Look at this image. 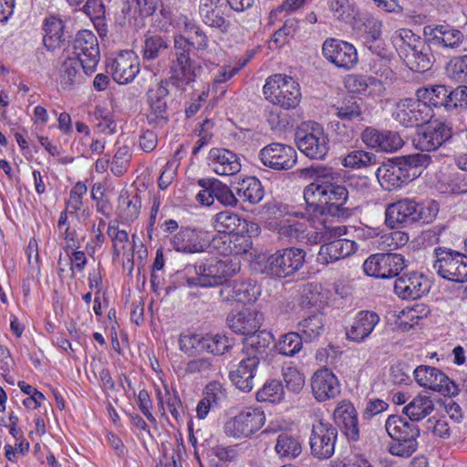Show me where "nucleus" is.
Here are the masks:
<instances>
[{
	"mask_svg": "<svg viewBox=\"0 0 467 467\" xmlns=\"http://www.w3.org/2000/svg\"><path fill=\"white\" fill-rule=\"evenodd\" d=\"M205 335L184 334L179 338L180 348L186 354L191 355L193 351L204 352Z\"/></svg>",
	"mask_w": 467,
	"mask_h": 467,
	"instance_id": "e2e57ef3",
	"label": "nucleus"
},
{
	"mask_svg": "<svg viewBox=\"0 0 467 467\" xmlns=\"http://www.w3.org/2000/svg\"><path fill=\"white\" fill-rule=\"evenodd\" d=\"M316 223L309 228L305 225L301 243L317 244L322 242H327L332 237L341 236L346 233L345 227L332 226L325 218L318 220Z\"/></svg>",
	"mask_w": 467,
	"mask_h": 467,
	"instance_id": "c9c22d12",
	"label": "nucleus"
},
{
	"mask_svg": "<svg viewBox=\"0 0 467 467\" xmlns=\"http://www.w3.org/2000/svg\"><path fill=\"white\" fill-rule=\"evenodd\" d=\"M283 378L285 387L289 391L298 393L305 385V378L302 373L295 367H286L283 368Z\"/></svg>",
	"mask_w": 467,
	"mask_h": 467,
	"instance_id": "0e129e2a",
	"label": "nucleus"
},
{
	"mask_svg": "<svg viewBox=\"0 0 467 467\" xmlns=\"http://www.w3.org/2000/svg\"><path fill=\"white\" fill-rule=\"evenodd\" d=\"M388 435L393 440L389 445L391 455L409 458L418 449L420 431L417 423L399 415H389L385 422Z\"/></svg>",
	"mask_w": 467,
	"mask_h": 467,
	"instance_id": "20e7f679",
	"label": "nucleus"
},
{
	"mask_svg": "<svg viewBox=\"0 0 467 467\" xmlns=\"http://www.w3.org/2000/svg\"><path fill=\"white\" fill-rule=\"evenodd\" d=\"M169 47L170 40L168 37L160 34L148 32L144 36L141 50L142 57L145 60H154L166 52Z\"/></svg>",
	"mask_w": 467,
	"mask_h": 467,
	"instance_id": "a19ab883",
	"label": "nucleus"
},
{
	"mask_svg": "<svg viewBox=\"0 0 467 467\" xmlns=\"http://www.w3.org/2000/svg\"><path fill=\"white\" fill-rule=\"evenodd\" d=\"M337 429L331 423L318 420L312 425L309 438L311 454L319 460H327L335 452Z\"/></svg>",
	"mask_w": 467,
	"mask_h": 467,
	"instance_id": "9b49d317",
	"label": "nucleus"
},
{
	"mask_svg": "<svg viewBox=\"0 0 467 467\" xmlns=\"http://www.w3.org/2000/svg\"><path fill=\"white\" fill-rule=\"evenodd\" d=\"M379 316L373 311H360L357 314L346 335L348 340L361 343L368 338L379 324Z\"/></svg>",
	"mask_w": 467,
	"mask_h": 467,
	"instance_id": "473e14b6",
	"label": "nucleus"
},
{
	"mask_svg": "<svg viewBox=\"0 0 467 467\" xmlns=\"http://www.w3.org/2000/svg\"><path fill=\"white\" fill-rule=\"evenodd\" d=\"M171 247L180 253L195 254L210 247V234L200 228H181L170 240Z\"/></svg>",
	"mask_w": 467,
	"mask_h": 467,
	"instance_id": "dca6fc26",
	"label": "nucleus"
},
{
	"mask_svg": "<svg viewBox=\"0 0 467 467\" xmlns=\"http://www.w3.org/2000/svg\"><path fill=\"white\" fill-rule=\"evenodd\" d=\"M196 277L189 278L190 285L203 287L223 285L239 269L227 259L210 258L194 265Z\"/></svg>",
	"mask_w": 467,
	"mask_h": 467,
	"instance_id": "0eeeda50",
	"label": "nucleus"
},
{
	"mask_svg": "<svg viewBox=\"0 0 467 467\" xmlns=\"http://www.w3.org/2000/svg\"><path fill=\"white\" fill-rule=\"evenodd\" d=\"M400 58L414 72H425L431 68L435 57L432 47L410 29L401 28L391 38Z\"/></svg>",
	"mask_w": 467,
	"mask_h": 467,
	"instance_id": "7ed1b4c3",
	"label": "nucleus"
},
{
	"mask_svg": "<svg viewBox=\"0 0 467 467\" xmlns=\"http://www.w3.org/2000/svg\"><path fill=\"white\" fill-rule=\"evenodd\" d=\"M262 163L275 171H287L296 163V151L291 146L282 143H271L259 152Z\"/></svg>",
	"mask_w": 467,
	"mask_h": 467,
	"instance_id": "6ab92c4d",
	"label": "nucleus"
},
{
	"mask_svg": "<svg viewBox=\"0 0 467 467\" xmlns=\"http://www.w3.org/2000/svg\"><path fill=\"white\" fill-rule=\"evenodd\" d=\"M298 150L314 160H323L329 150V140L324 129L317 122L307 130H298L296 134Z\"/></svg>",
	"mask_w": 467,
	"mask_h": 467,
	"instance_id": "1a4fd4ad",
	"label": "nucleus"
},
{
	"mask_svg": "<svg viewBox=\"0 0 467 467\" xmlns=\"http://www.w3.org/2000/svg\"><path fill=\"white\" fill-rule=\"evenodd\" d=\"M306 254L303 249L296 247L277 250L268 256L265 272L277 278L291 276L303 267Z\"/></svg>",
	"mask_w": 467,
	"mask_h": 467,
	"instance_id": "6e6552de",
	"label": "nucleus"
},
{
	"mask_svg": "<svg viewBox=\"0 0 467 467\" xmlns=\"http://www.w3.org/2000/svg\"><path fill=\"white\" fill-rule=\"evenodd\" d=\"M76 57L84 61V73L92 74L99 61V48L97 36L89 30L79 31L73 43Z\"/></svg>",
	"mask_w": 467,
	"mask_h": 467,
	"instance_id": "aec40b11",
	"label": "nucleus"
},
{
	"mask_svg": "<svg viewBox=\"0 0 467 467\" xmlns=\"http://www.w3.org/2000/svg\"><path fill=\"white\" fill-rule=\"evenodd\" d=\"M273 339L272 333L265 329H258L257 332L249 335L245 339L248 357L259 356L261 360H265L266 350Z\"/></svg>",
	"mask_w": 467,
	"mask_h": 467,
	"instance_id": "37998d69",
	"label": "nucleus"
},
{
	"mask_svg": "<svg viewBox=\"0 0 467 467\" xmlns=\"http://www.w3.org/2000/svg\"><path fill=\"white\" fill-rule=\"evenodd\" d=\"M305 231V224L296 220L282 221L278 227V234L282 238L301 242Z\"/></svg>",
	"mask_w": 467,
	"mask_h": 467,
	"instance_id": "680f3d73",
	"label": "nucleus"
},
{
	"mask_svg": "<svg viewBox=\"0 0 467 467\" xmlns=\"http://www.w3.org/2000/svg\"><path fill=\"white\" fill-rule=\"evenodd\" d=\"M237 196L243 202L258 203L264 197V189L259 180L250 177L244 180L236 188Z\"/></svg>",
	"mask_w": 467,
	"mask_h": 467,
	"instance_id": "de8ad7c7",
	"label": "nucleus"
},
{
	"mask_svg": "<svg viewBox=\"0 0 467 467\" xmlns=\"http://www.w3.org/2000/svg\"><path fill=\"white\" fill-rule=\"evenodd\" d=\"M129 12L133 11V16H151L158 5V0H127Z\"/></svg>",
	"mask_w": 467,
	"mask_h": 467,
	"instance_id": "69168bd1",
	"label": "nucleus"
},
{
	"mask_svg": "<svg viewBox=\"0 0 467 467\" xmlns=\"http://www.w3.org/2000/svg\"><path fill=\"white\" fill-rule=\"evenodd\" d=\"M334 421L348 441H358L360 439L358 411L354 405L346 400H341L336 407Z\"/></svg>",
	"mask_w": 467,
	"mask_h": 467,
	"instance_id": "393cba45",
	"label": "nucleus"
},
{
	"mask_svg": "<svg viewBox=\"0 0 467 467\" xmlns=\"http://www.w3.org/2000/svg\"><path fill=\"white\" fill-rule=\"evenodd\" d=\"M356 250L357 244L349 239L327 241L320 246L317 260L321 264L328 265L351 255Z\"/></svg>",
	"mask_w": 467,
	"mask_h": 467,
	"instance_id": "72a5a7b5",
	"label": "nucleus"
},
{
	"mask_svg": "<svg viewBox=\"0 0 467 467\" xmlns=\"http://www.w3.org/2000/svg\"><path fill=\"white\" fill-rule=\"evenodd\" d=\"M264 316L255 309H244L227 317L228 327L236 334L249 336L261 327Z\"/></svg>",
	"mask_w": 467,
	"mask_h": 467,
	"instance_id": "7c9ffc66",
	"label": "nucleus"
},
{
	"mask_svg": "<svg viewBox=\"0 0 467 467\" xmlns=\"http://www.w3.org/2000/svg\"><path fill=\"white\" fill-rule=\"evenodd\" d=\"M304 200L309 214H328L337 218L349 215L350 209L345 206L348 191L344 185L316 181L304 189Z\"/></svg>",
	"mask_w": 467,
	"mask_h": 467,
	"instance_id": "f03ea898",
	"label": "nucleus"
},
{
	"mask_svg": "<svg viewBox=\"0 0 467 467\" xmlns=\"http://www.w3.org/2000/svg\"><path fill=\"white\" fill-rule=\"evenodd\" d=\"M400 159L389 161L380 165L376 176L380 186L386 191L401 188L412 181V174L406 171L403 165H400Z\"/></svg>",
	"mask_w": 467,
	"mask_h": 467,
	"instance_id": "a878e982",
	"label": "nucleus"
},
{
	"mask_svg": "<svg viewBox=\"0 0 467 467\" xmlns=\"http://www.w3.org/2000/svg\"><path fill=\"white\" fill-rule=\"evenodd\" d=\"M84 61L78 57H69L66 58L60 67L59 78L61 86L64 88L71 87L80 82V67L84 71Z\"/></svg>",
	"mask_w": 467,
	"mask_h": 467,
	"instance_id": "a18cd8bd",
	"label": "nucleus"
},
{
	"mask_svg": "<svg viewBox=\"0 0 467 467\" xmlns=\"http://www.w3.org/2000/svg\"><path fill=\"white\" fill-rule=\"evenodd\" d=\"M213 224L218 233L225 235L242 234L248 231L246 221L230 211L218 213L213 217Z\"/></svg>",
	"mask_w": 467,
	"mask_h": 467,
	"instance_id": "4c0bfd02",
	"label": "nucleus"
},
{
	"mask_svg": "<svg viewBox=\"0 0 467 467\" xmlns=\"http://www.w3.org/2000/svg\"><path fill=\"white\" fill-rule=\"evenodd\" d=\"M275 451L279 458L292 460L302 451V444L298 437L282 432L276 438Z\"/></svg>",
	"mask_w": 467,
	"mask_h": 467,
	"instance_id": "79ce46f5",
	"label": "nucleus"
},
{
	"mask_svg": "<svg viewBox=\"0 0 467 467\" xmlns=\"http://www.w3.org/2000/svg\"><path fill=\"white\" fill-rule=\"evenodd\" d=\"M43 43L47 49L55 50L66 41L63 21L55 17L49 18L45 24Z\"/></svg>",
	"mask_w": 467,
	"mask_h": 467,
	"instance_id": "c03bdc74",
	"label": "nucleus"
},
{
	"mask_svg": "<svg viewBox=\"0 0 467 467\" xmlns=\"http://www.w3.org/2000/svg\"><path fill=\"white\" fill-rule=\"evenodd\" d=\"M214 185L215 188L212 192L222 204L225 206H234L237 204L238 199L228 186L222 184L217 180H215Z\"/></svg>",
	"mask_w": 467,
	"mask_h": 467,
	"instance_id": "774afa93",
	"label": "nucleus"
},
{
	"mask_svg": "<svg viewBox=\"0 0 467 467\" xmlns=\"http://www.w3.org/2000/svg\"><path fill=\"white\" fill-rule=\"evenodd\" d=\"M324 57L338 67L349 69L358 62L357 50L353 45L335 39H327L322 47Z\"/></svg>",
	"mask_w": 467,
	"mask_h": 467,
	"instance_id": "b1692460",
	"label": "nucleus"
},
{
	"mask_svg": "<svg viewBox=\"0 0 467 467\" xmlns=\"http://www.w3.org/2000/svg\"><path fill=\"white\" fill-rule=\"evenodd\" d=\"M447 110H462L467 109V87L459 86L456 88L449 87Z\"/></svg>",
	"mask_w": 467,
	"mask_h": 467,
	"instance_id": "052dcab7",
	"label": "nucleus"
},
{
	"mask_svg": "<svg viewBox=\"0 0 467 467\" xmlns=\"http://www.w3.org/2000/svg\"><path fill=\"white\" fill-rule=\"evenodd\" d=\"M192 40L182 34L174 35L173 46L170 54V81L179 89L195 81L201 66L192 57L193 49L204 50L209 39L205 32L198 26L192 32Z\"/></svg>",
	"mask_w": 467,
	"mask_h": 467,
	"instance_id": "f257e3e1",
	"label": "nucleus"
},
{
	"mask_svg": "<svg viewBox=\"0 0 467 467\" xmlns=\"http://www.w3.org/2000/svg\"><path fill=\"white\" fill-rule=\"evenodd\" d=\"M303 340L298 332L284 334L276 344V349L283 356L293 357L302 349Z\"/></svg>",
	"mask_w": 467,
	"mask_h": 467,
	"instance_id": "5fc2aeb1",
	"label": "nucleus"
},
{
	"mask_svg": "<svg viewBox=\"0 0 467 467\" xmlns=\"http://www.w3.org/2000/svg\"><path fill=\"white\" fill-rule=\"evenodd\" d=\"M107 70L119 84H128L140 72L138 57L132 51H121L107 62Z\"/></svg>",
	"mask_w": 467,
	"mask_h": 467,
	"instance_id": "4be33fe9",
	"label": "nucleus"
},
{
	"mask_svg": "<svg viewBox=\"0 0 467 467\" xmlns=\"http://www.w3.org/2000/svg\"><path fill=\"white\" fill-rule=\"evenodd\" d=\"M234 339L221 334H205L204 351L221 356L234 346Z\"/></svg>",
	"mask_w": 467,
	"mask_h": 467,
	"instance_id": "864d4df0",
	"label": "nucleus"
},
{
	"mask_svg": "<svg viewBox=\"0 0 467 467\" xmlns=\"http://www.w3.org/2000/svg\"><path fill=\"white\" fill-rule=\"evenodd\" d=\"M171 82L170 81V77L168 79L161 80L155 86L151 87L148 92V102L150 105V111L148 115V119L150 122H158L159 120L167 119V97L169 95L168 84Z\"/></svg>",
	"mask_w": 467,
	"mask_h": 467,
	"instance_id": "2f4dec72",
	"label": "nucleus"
},
{
	"mask_svg": "<svg viewBox=\"0 0 467 467\" xmlns=\"http://www.w3.org/2000/svg\"><path fill=\"white\" fill-rule=\"evenodd\" d=\"M130 157L128 146L119 147L113 157L111 171L117 175H121L126 171Z\"/></svg>",
	"mask_w": 467,
	"mask_h": 467,
	"instance_id": "338daca9",
	"label": "nucleus"
},
{
	"mask_svg": "<svg viewBox=\"0 0 467 467\" xmlns=\"http://www.w3.org/2000/svg\"><path fill=\"white\" fill-rule=\"evenodd\" d=\"M452 136L451 125L435 120L427 126H420L413 136L412 142L421 151H431L439 149Z\"/></svg>",
	"mask_w": 467,
	"mask_h": 467,
	"instance_id": "ddd939ff",
	"label": "nucleus"
},
{
	"mask_svg": "<svg viewBox=\"0 0 467 467\" xmlns=\"http://www.w3.org/2000/svg\"><path fill=\"white\" fill-rule=\"evenodd\" d=\"M227 293L225 300H234L242 304L254 303L261 294L260 287L252 281H234L220 290V294Z\"/></svg>",
	"mask_w": 467,
	"mask_h": 467,
	"instance_id": "e433bc0d",
	"label": "nucleus"
},
{
	"mask_svg": "<svg viewBox=\"0 0 467 467\" xmlns=\"http://www.w3.org/2000/svg\"><path fill=\"white\" fill-rule=\"evenodd\" d=\"M378 157L370 151L363 150H352L342 160V165L351 169L367 168L378 163Z\"/></svg>",
	"mask_w": 467,
	"mask_h": 467,
	"instance_id": "3c124183",
	"label": "nucleus"
},
{
	"mask_svg": "<svg viewBox=\"0 0 467 467\" xmlns=\"http://www.w3.org/2000/svg\"><path fill=\"white\" fill-rule=\"evenodd\" d=\"M431 289L429 279L421 273L410 272L400 275L394 282V292L402 299H418Z\"/></svg>",
	"mask_w": 467,
	"mask_h": 467,
	"instance_id": "5701e85b",
	"label": "nucleus"
},
{
	"mask_svg": "<svg viewBox=\"0 0 467 467\" xmlns=\"http://www.w3.org/2000/svg\"><path fill=\"white\" fill-rule=\"evenodd\" d=\"M261 358L251 356L243 358L236 369L229 372L232 383L243 392H250L254 388V379L256 375Z\"/></svg>",
	"mask_w": 467,
	"mask_h": 467,
	"instance_id": "c85d7f7f",
	"label": "nucleus"
},
{
	"mask_svg": "<svg viewBox=\"0 0 467 467\" xmlns=\"http://www.w3.org/2000/svg\"><path fill=\"white\" fill-rule=\"evenodd\" d=\"M448 91L449 87L445 85H434L419 88L417 90V97L423 101H427L430 107H444L446 109L447 98L449 96Z\"/></svg>",
	"mask_w": 467,
	"mask_h": 467,
	"instance_id": "09e8293b",
	"label": "nucleus"
},
{
	"mask_svg": "<svg viewBox=\"0 0 467 467\" xmlns=\"http://www.w3.org/2000/svg\"><path fill=\"white\" fill-rule=\"evenodd\" d=\"M400 165H403L406 171L411 173L412 181L418 178L421 173V169L426 168L431 161L427 153H415L400 157Z\"/></svg>",
	"mask_w": 467,
	"mask_h": 467,
	"instance_id": "603ef678",
	"label": "nucleus"
},
{
	"mask_svg": "<svg viewBox=\"0 0 467 467\" xmlns=\"http://www.w3.org/2000/svg\"><path fill=\"white\" fill-rule=\"evenodd\" d=\"M423 35L427 43H430L432 48L444 51H455L462 46L464 41L462 32L448 25L425 26Z\"/></svg>",
	"mask_w": 467,
	"mask_h": 467,
	"instance_id": "a211bd4d",
	"label": "nucleus"
},
{
	"mask_svg": "<svg viewBox=\"0 0 467 467\" xmlns=\"http://www.w3.org/2000/svg\"><path fill=\"white\" fill-rule=\"evenodd\" d=\"M335 115L342 121L352 123L364 119L361 99H345L340 105L335 107Z\"/></svg>",
	"mask_w": 467,
	"mask_h": 467,
	"instance_id": "49530a36",
	"label": "nucleus"
},
{
	"mask_svg": "<svg viewBox=\"0 0 467 467\" xmlns=\"http://www.w3.org/2000/svg\"><path fill=\"white\" fill-rule=\"evenodd\" d=\"M381 27L382 24L379 19L374 17L368 18L364 23V39L369 50L383 57V49L377 44L381 37Z\"/></svg>",
	"mask_w": 467,
	"mask_h": 467,
	"instance_id": "8fccbe9b",
	"label": "nucleus"
},
{
	"mask_svg": "<svg viewBox=\"0 0 467 467\" xmlns=\"http://www.w3.org/2000/svg\"><path fill=\"white\" fill-rule=\"evenodd\" d=\"M414 378L417 383L424 388L439 392L443 396H452L458 391L455 383L440 369L420 365L414 371Z\"/></svg>",
	"mask_w": 467,
	"mask_h": 467,
	"instance_id": "f3484780",
	"label": "nucleus"
},
{
	"mask_svg": "<svg viewBox=\"0 0 467 467\" xmlns=\"http://www.w3.org/2000/svg\"><path fill=\"white\" fill-rule=\"evenodd\" d=\"M396 120L405 127L421 126L432 118V110L421 99H402L393 113Z\"/></svg>",
	"mask_w": 467,
	"mask_h": 467,
	"instance_id": "2eb2a0df",
	"label": "nucleus"
},
{
	"mask_svg": "<svg viewBox=\"0 0 467 467\" xmlns=\"http://www.w3.org/2000/svg\"><path fill=\"white\" fill-rule=\"evenodd\" d=\"M207 161L208 165L219 175H234L241 170L238 156L224 148L211 149Z\"/></svg>",
	"mask_w": 467,
	"mask_h": 467,
	"instance_id": "c756f323",
	"label": "nucleus"
},
{
	"mask_svg": "<svg viewBox=\"0 0 467 467\" xmlns=\"http://www.w3.org/2000/svg\"><path fill=\"white\" fill-rule=\"evenodd\" d=\"M432 269L441 277L456 283L467 281V255L446 247L433 251Z\"/></svg>",
	"mask_w": 467,
	"mask_h": 467,
	"instance_id": "423d86ee",
	"label": "nucleus"
},
{
	"mask_svg": "<svg viewBox=\"0 0 467 467\" xmlns=\"http://www.w3.org/2000/svg\"><path fill=\"white\" fill-rule=\"evenodd\" d=\"M404 257L400 254L380 253L368 257L364 264V272L377 278H392L405 268Z\"/></svg>",
	"mask_w": 467,
	"mask_h": 467,
	"instance_id": "f8f14e48",
	"label": "nucleus"
},
{
	"mask_svg": "<svg viewBox=\"0 0 467 467\" xmlns=\"http://www.w3.org/2000/svg\"><path fill=\"white\" fill-rule=\"evenodd\" d=\"M120 216L125 221L135 220L140 209V200L138 194L133 195L131 198L129 196L120 195L119 198Z\"/></svg>",
	"mask_w": 467,
	"mask_h": 467,
	"instance_id": "bf43d9fd",
	"label": "nucleus"
},
{
	"mask_svg": "<svg viewBox=\"0 0 467 467\" xmlns=\"http://www.w3.org/2000/svg\"><path fill=\"white\" fill-rule=\"evenodd\" d=\"M199 16L202 22L222 34L228 33L231 22L224 17L221 0H200Z\"/></svg>",
	"mask_w": 467,
	"mask_h": 467,
	"instance_id": "cd10ccee",
	"label": "nucleus"
},
{
	"mask_svg": "<svg viewBox=\"0 0 467 467\" xmlns=\"http://www.w3.org/2000/svg\"><path fill=\"white\" fill-rule=\"evenodd\" d=\"M335 139L341 143L350 142L356 135L357 129L349 122L332 120L328 124Z\"/></svg>",
	"mask_w": 467,
	"mask_h": 467,
	"instance_id": "13d9d810",
	"label": "nucleus"
},
{
	"mask_svg": "<svg viewBox=\"0 0 467 467\" xmlns=\"http://www.w3.org/2000/svg\"><path fill=\"white\" fill-rule=\"evenodd\" d=\"M285 390L280 380L271 379L266 381L257 391L256 399L260 402H279L284 399Z\"/></svg>",
	"mask_w": 467,
	"mask_h": 467,
	"instance_id": "6e6d98bb",
	"label": "nucleus"
},
{
	"mask_svg": "<svg viewBox=\"0 0 467 467\" xmlns=\"http://www.w3.org/2000/svg\"><path fill=\"white\" fill-rule=\"evenodd\" d=\"M265 421L261 409L248 408L230 418L224 423V433L236 439L247 438L258 431Z\"/></svg>",
	"mask_w": 467,
	"mask_h": 467,
	"instance_id": "9d476101",
	"label": "nucleus"
},
{
	"mask_svg": "<svg viewBox=\"0 0 467 467\" xmlns=\"http://www.w3.org/2000/svg\"><path fill=\"white\" fill-rule=\"evenodd\" d=\"M433 410L434 403L432 400L429 396L420 393L403 407L402 413L405 414L409 420L416 423L429 416Z\"/></svg>",
	"mask_w": 467,
	"mask_h": 467,
	"instance_id": "58836bf2",
	"label": "nucleus"
},
{
	"mask_svg": "<svg viewBox=\"0 0 467 467\" xmlns=\"http://www.w3.org/2000/svg\"><path fill=\"white\" fill-rule=\"evenodd\" d=\"M325 331V317L322 313H315L298 323V333L306 342L317 339Z\"/></svg>",
	"mask_w": 467,
	"mask_h": 467,
	"instance_id": "ea45409f",
	"label": "nucleus"
},
{
	"mask_svg": "<svg viewBox=\"0 0 467 467\" xmlns=\"http://www.w3.org/2000/svg\"><path fill=\"white\" fill-rule=\"evenodd\" d=\"M263 93L267 100L284 109L296 108L302 97L299 84L293 78L283 74L268 77Z\"/></svg>",
	"mask_w": 467,
	"mask_h": 467,
	"instance_id": "39448f33",
	"label": "nucleus"
},
{
	"mask_svg": "<svg viewBox=\"0 0 467 467\" xmlns=\"http://www.w3.org/2000/svg\"><path fill=\"white\" fill-rule=\"evenodd\" d=\"M362 142L376 151L392 153L400 150L404 141L397 131L366 127L360 135Z\"/></svg>",
	"mask_w": 467,
	"mask_h": 467,
	"instance_id": "412c9836",
	"label": "nucleus"
},
{
	"mask_svg": "<svg viewBox=\"0 0 467 467\" xmlns=\"http://www.w3.org/2000/svg\"><path fill=\"white\" fill-rule=\"evenodd\" d=\"M314 398L324 402L337 398L340 393V384L336 375L328 368L317 370L311 378Z\"/></svg>",
	"mask_w": 467,
	"mask_h": 467,
	"instance_id": "bb28decb",
	"label": "nucleus"
},
{
	"mask_svg": "<svg viewBox=\"0 0 467 467\" xmlns=\"http://www.w3.org/2000/svg\"><path fill=\"white\" fill-rule=\"evenodd\" d=\"M423 213L420 203L406 198L388 205L385 222L392 229L404 227L424 219Z\"/></svg>",
	"mask_w": 467,
	"mask_h": 467,
	"instance_id": "4468645a",
	"label": "nucleus"
},
{
	"mask_svg": "<svg viewBox=\"0 0 467 467\" xmlns=\"http://www.w3.org/2000/svg\"><path fill=\"white\" fill-rule=\"evenodd\" d=\"M445 71L450 78L467 83V55L452 57L446 64Z\"/></svg>",
	"mask_w": 467,
	"mask_h": 467,
	"instance_id": "4d7b16f0",
	"label": "nucleus"
},
{
	"mask_svg": "<svg viewBox=\"0 0 467 467\" xmlns=\"http://www.w3.org/2000/svg\"><path fill=\"white\" fill-rule=\"evenodd\" d=\"M210 246L223 256L246 254L251 246L249 236L243 234L210 237Z\"/></svg>",
	"mask_w": 467,
	"mask_h": 467,
	"instance_id": "f704fd0d",
	"label": "nucleus"
}]
</instances>
